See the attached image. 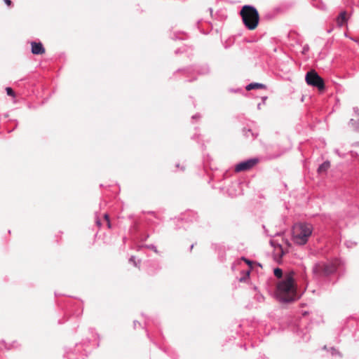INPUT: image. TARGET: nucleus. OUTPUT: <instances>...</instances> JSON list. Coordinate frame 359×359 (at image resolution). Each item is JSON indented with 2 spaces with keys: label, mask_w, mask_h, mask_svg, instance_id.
<instances>
[{
  "label": "nucleus",
  "mask_w": 359,
  "mask_h": 359,
  "mask_svg": "<svg viewBox=\"0 0 359 359\" xmlns=\"http://www.w3.org/2000/svg\"><path fill=\"white\" fill-rule=\"evenodd\" d=\"M332 355H335V354H339V352L335 350L334 348H332Z\"/></svg>",
  "instance_id": "nucleus-17"
},
{
  "label": "nucleus",
  "mask_w": 359,
  "mask_h": 359,
  "mask_svg": "<svg viewBox=\"0 0 359 359\" xmlns=\"http://www.w3.org/2000/svg\"><path fill=\"white\" fill-rule=\"evenodd\" d=\"M6 93H7L8 95L12 96V97H15V93H14V91L13 90V89L11 88L7 87L6 88Z\"/></svg>",
  "instance_id": "nucleus-12"
},
{
  "label": "nucleus",
  "mask_w": 359,
  "mask_h": 359,
  "mask_svg": "<svg viewBox=\"0 0 359 359\" xmlns=\"http://www.w3.org/2000/svg\"><path fill=\"white\" fill-rule=\"evenodd\" d=\"M259 160L257 158H250L246 161L240 162L235 167L236 172L246 171L253 168Z\"/></svg>",
  "instance_id": "nucleus-5"
},
{
  "label": "nucleus",
  "mask_w": 359,
  "mask_h": 359,
  "mask_svg": "<svg viewBox=\"0 0 359 359\" xmlns=\"http://www.w3.org/2000/svg\"><path fill=\"white\" fill-rule=\"evenodd\" d=\"M243 22L245 27L250 29H255L259 22V14L257 9L252 6H244L241 11Z\"/></svg>",
  "instance_id": "nucleus-3"
},
{
  "label": "nucleus",
  "mask_w": 359,
  "mask_h": 359,
  "mask_svg": "<svg viewBox=\"0 0 359 359\" xmlns=\"http://www.w3.org/2000/svg\"><path fill=\"white\" fill-rule=\"evenodd\" d=\"M335 152H336L337 154H339V151H338V149H336V150H335Z\"/></svg>",
  "instance_id": "nucleus-23"
},
{
  "label": "nucleus",
  "mask_w": 359,
  "mask_h": 359,
  "mask_svg": "<svg viewBox=\"0 0 359 359\" xmlns=\"http://www.w3.org/2000/svg\"><path fill=\"white\" fill-rule=\"evenodd\" d=\"M350 122H351V123L352 125H353L354 120H353V119H351Z\"/></svg>",
  "instance_id": "nucleus-20"
},
{
  "label": "nucleus",
  "mask_w": 359,
  "mask_h": 359,
  "mask_svg": "<svg viewBox=\"0 0 359 359\" xmlns=\"http://www.w3.org/2000/svg\"><path fill=\"white\" fill-rule=\"evenodd\" d=\"M347 20L348 18L346 16V11L341 12L336 19L337 24L339 27H341L345 23H346Z\"/></svg>",
  "instance_id": "nucleus-8"
},
{
  "label": "nucleus",
  "mask_w": 359,
  "mask_h": 359,
  "mask_svg": "<svg viewBox=\"0 0 359 359\" xmlns=\"http://www.w3.org/2000/svg\"><path fill=\"white\" fill-rule=\"evenodd\" d=\"M354 111L356 114L359 115V109L358 108H354Z\"/></svg>",
  "instance_id": "nucleus-18"
},
{
  "label": "nucleus",
  "mask_w": 359,
  "mask_h": 359,
  "mask_svg": "<svg viewBox=\"0 0 359 359\" xmlns=\"http://www.w3.org/2000/svg\"><path fill=\"white\" fill-rule=\"evenodd\" d=\"M313 232V226L309 223L299 222L295 224L292 227V239L293 242L299 245H305Z\"/></svg>",
  "instance_id": "nucleus-2"
},
{
  "label": "nucleus",
  "mask_w": 359,
  "mask_h": 359,
  "mask_svg": "<svg viewBox=\"0 0 359 359\" xmlns=\"http://www.w3.org/2000/svg\"><path fill=\"white\" fill-rule=\"evenodd\" d=\"M4 1L5 2V4L7 6H11V0H4Z\"/></svg>",
  "instance_id": "nucleus-16"
},
{
  "label": "nucleus",
  "mask_w": 359,
  "mask_h": 359,
  "mask_svg": "<svg viewBox=\"0 0 359 359\" xmlns=\"http://www.w3.org/2000/svg\"><path fill=\"white\" fill-rule=\"evenodd\" d=\"M97 224L98 226H100V221H97Z\"/></svg>",
  "instance_id": "nucleus-21"
},
{
  "label": "nucleus",
  "mask_w": 359,
  "mask_h": 359,
  "mask_svg": "<svg viewBox=\"0 0 359 359\" xmlns=\"http://www.w3.org/2000/svg\"><path fill=\"white\" fill-rule=\"evenodd\" d=\"M337 261L327 264H319L315 267V271H322L325 275L334 273L337 269Z\"/></svg>",
  "instance_id": "nucleus-6"
},
{
  "label": "nucleus",
  "mask_w": 359,
  "mask_h": 359,
  "mask_svg": "<svg viewBox=\"0 0 359 359\" xmlns=\"http://www.w3.org/2000/svg\"><path fill=\"white\" fill-rule=\"evenodd\" d=\"M278 292L280 299L285 302H292L296 299V289L294 285L293 274H287L278 285Z\"/></svg>",
  "instance_id": "nucleus-1"
},
{
  "label": "nucleus",
  "mask_w": 359,
  "mask_h": 359,
  "mask_svg": "<svg viewBox=\"0 0 359 359\" xmlns=\"http://www.w3.org/2000/svg\"><path fill=\"white\" fill-rule=\"evenodd\" d=\"M305 80L309 86L316 87L319 90H323L325 88L323 79L314 70L306 73Z\"/></svg>",
  "instance_id": "nucleus-4"
},
{
  "label": "nucleus",
  "mask_w": 359,
  "mask_h": 359,
  "mask_svg": "<svg viewBox=\"0 0 359 359\" xmlns=\"http://www.w3.org/2000/svg\"><path fill=\"white\" fill-rule=\"evenodd\" d=\"M317 6L318 7V6ZM319 8H321V9H324L325 7V6L323 5V6H320V7L319 6Z\"/></svg>",
  "instance_id": "nucleus-19"
},
{
  "label": "nucleus",
  "mask_w": 359,
  "mask_h": 359,
  "mask_svg": "<svg viewBox=\"0 0 359 359\" xmlns=\"http://www.w3.org/2000/svg\"><path fill=\"white\" fill-rule=\"evenodd\" d=\"M273 273L275 275L276 277L280 278L282 277V275H283V271L280 269L279 268H276L273 271Z\"/></svg>",
  "instance_id": "nucleus-11"
},
{
  "label": "nucleus",
  "mask_w": 359,
  "mask_h": 359,
  "mask_svg": "<svg viewBox=\"0 0 359 359\" xmlns=\"http://www.w3.org/2000/svg\"><path fill=\"white\" fill-rule=\"evenodd\" d=\"M330 167V163L327 161L323 163L318 168V173H323L325 172L328 168Z\"/></svg>",
  "instance_id": "nucleus-9"
},
{
  "label": "nucleus",
  "mask_w": 359,
  "mask_h": 359,
  "mask_svg": "<svg viewBox=\"0 0 359 359\" xmlns=\"http://www.w3.org/2000/svg\"><path fill=\"white\" fill-rule=\"evenodd\" d=\"M196 117H198V116L197 115H196V116H192V118H196Z\"/></svg>",
  "instance_id": "nucleus-22"
},
{
  "label": "nucleus",
  "mask_w": 359,
  "mask_h": 359,
  "mask_svg": "<svg viewBox=\"0 0 359 359\" xmlns=\"http://www.w3.org/2000/svg\"><path fill=\"white\" fill-rule=\"evenodd\" d=\"M129 262H130L133 263V264H134L135 266H137V263L136 262V261H135V257L134 256H132V257L130 258Z\"/></svg>",
  "instance_id": "nucleus-13"
},
{
  "label": "nucleus",
  "mask_w": 359,
  "mask_h": 359,
  "mask_svg": "<svg viewBox=\"0 0 359 359\" xmlns=\"http://www.w3.org/2000/svg\"><path fill=\"white\" fill-rule=\"evenodd\" d=\"M32 53L34 55H41L45 53V48L41 42H32Z\"/></svg>",
  "instance_id": "nucleus-7"
},
{
  "label": "nucleus",
  "mask_w": 359,
  "mask_h": 359,
  "mask_svg": "<svg viewBox=\"0 0 359 359\" xmlns=\"http://www.w3.org/2000/svg\"><path fill=\"white\" fill-rule=\"evenodd\" d=\"M147 247L151 250H153L154 252H157L156 248L154 245H147Z\"/></svg>",
  "instance_id": "nucleus-14"
},
{
  "label": "nucleus",
  "mask_w": 359,
  "mask_h": 359,
  "mask_svg": "<svg viewBox=\"0 0 359 359\" xmlns=\"http://www.w3.org/2000/svg\"><path fill=\"white\" fill-rule=\"evenodd\" d=\"M264 88H265V86L264 84H262V83H251L248 84L246 86V90H252V89Z\"/></svg>",
  "instance_id": "nucleus-10"
},
{
  "label": "nucleus",
  "mask_w": 359,
  "mask_h": 359,
  "mask_svg": "<svg viewBox=\"0 0 359 359\" xmlns=\"http://www.w3.org/2000/svg\"><path fill=\"white\" fill-rule=\"evenodd\" d=\"M104 218H105V219L107 221V225H108L109 228H110L111 224H110V222H109V216H108V215L105 214V215H104Z\"/></svg>",
  "instance_id": "nucleus-15"
}]
</instances>
